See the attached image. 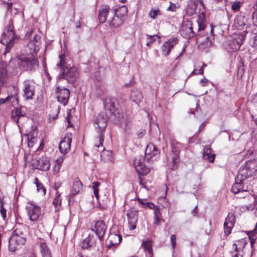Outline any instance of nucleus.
<instances>
[{"instance_id":"nucleus-1","label":"nucleus","mask_w":257,"mask_h":257,"mask_svg":"<svg viewBox=\"0 0 257 257\" xmlns=\"http://www.w3.org/2000/svg\"><path fill=\"white\" fill-rule=\"evenodd\" d=\"M117 100L114 97L109 96L106 98L103 105L106 112L99 113L94 119L93 124L98 135L97 140L98 144L95 143L94 146L97 148L102 147L104 141V134L107 125L109 116L113 119L114 123L121 124L123 118L122 111L117 107Z\"/></svg>"},{"instance_id":"nucleus-2","label":"nucleus","mask_w":257,"mask_h":257,"mask_svg":"<svg viewBox=\"0 0 257 257\" xmlns=\"http://www.w3.org/2000/svg\"><path fill=\"white\" fill-rule=\"evenodd\" d=\"M41 45V37L35 34L33 39L31 40L28 44V47L31 55H19L16 59L10 61L9 65L16 62L19 65L21 69L27 71H35L38 68L39 63L37 58L34 57V55L40 50Z\"/></svg>"},{"instance_id":"nucleus-3","label":"nucleus","mask_w":257,"mask_h":257,"mask_svg":"<svg viewBox=\"0 0 257 257\" xmlns=\"http://www.w3.org/2000/svg\"><path fill=\"white\" fill-rule=\"evenodd\" d=\"M59 57L60 61L57 63V67L58 69L61 70V72L57 77V81L60 82L63 80H66L68 83L71 84L74 83L79 75L78 68L74 66L69 68L64 59V54L59 55Z\"/></svg>"},{"instance_id":"nucleus-4","label":"nucleus","mask_w":257,"mask_h":257,"mask_svg":"<svg viewBox=\"0 0 257 257\" xmlns=\"http://www.w3.org/2000/svg\"><path fill=\"white\" fill-rule=\"evenodd\" d=\"M14 17L10 18L8 24L6 25L0 40L1 43L6 46L5 51L4 53V55L10 52L12 47L20 39L19 36L15 33L14 26Z\"/></svg>"},{"instance_id":"nucleus-5","label":"nucleus","mask_w":257,"mask_h":257,"mask_svg":"<svg viewBox=\"0 0 257 257\" xmlns=\"http://www.w3.org/2000/svg\"><path fill=\"white\" fill-rule=\"evenodd\" d=\"M238 178L245 177L248 180L251 177L257 174V160H250L246 161L238 171Z\"/></svg>"},{"instance_id":"nucleus-6","label":"nucleus","mask_w":257,"mask_h":257,"mask_svg":"<svg viewBox=\"0 0 257 257\" xmlns=\"http://www.w3.org/2000/svg\"><path fill=\"white\" fill-rule=\"evenodd\" d=\"M239 174L237 173L235 178V182L232 184L231 191L234 194L241 193L242 194L240 198H244L249 190V180L245 177L238 178Z\"/></svg>"},{"instance_id":"nucleus-7","label":"nucleus","mask_w":257,"mask_h":257,"mask_svg":"<svg viewBox=\"0 0 257 257\" xmlns=\"http://www.w3.org/2000/svg\"><path fill=\"white\" fill-rule=\"evenodd\" d=\"M26 241L24 233L19 229H16L13 232L10 240L9 248L12 252L15 251L19 246L24 245Z\"/></svg>"},{"instance_id":"nucleus-8","label":"nucleus","mask_w":257,"mask_h":257,"mask_svg":"<svg viewBox=\"0 0 257 257\" xmlns=\"http://www.w3.org/2000/svg\"><path fill=\"white\" fill-rule=\"evenodd\" d=\"M36 83L32 79H27L22 83L23 97L26 100H32L35 95Z\"/></svg>"},{"instance_id":"nucleus-9","label":"nucleus","mask_w":257,"mask_h":257,"mask_svg":"<svg viewBox=\"0 0 257 257\" xmlns=\"http://www.w3.org/2000/svg\"><path fill=\"white\" fill-rule=\"evenodd\" d=\"M55 93L58 101L64 106L66 105L70 97L69 90L63 86H58Z\"/></svg>"},{"instance_id":"nucleus-10","label":"nucleus","mask_w":257,"mask_h":257,"mask_svg":"<svg viewBox=\"0 0 257 257\" xmlns=\"http://www.w3.org/2000/svg\"><path fill=\"white\" fill-rule=\"evenodd\" d=\"M178 43V39L176 38H170L165 41L161 47L162 54L165 57L168 56Z\"/></svg>"},{"instance_id":"nucleus-11","label":"nucleus","mask_w":257,"mask_h":257,"mask_svg":"<svg viewBox=\"0 0 257 257\" xmlns=\"http://www.w3.org/2000/svg\"><path fill=\"white\" fill-rule=\"evenodd\" d=\"M26 210L29 219L32 221L37 220L41 214V208L32 203L26 207Z\"/></svg>"},{"instance_id":"nucleus-12","label":"nucleus","mask_w":257,"mask_h":257,"mask_svg":"<svg viewBox=\"0 0 257 257\" xmlns=\"http://www.w3.org/2000/svg\"><path fill=\"white\" fill-rule=\"evenodd\" d=\"M160 153V150L154 144L150 143L147 145L146 149L145 158L149 161L153 159V158L155 157L154 160H156L159 157Z\"/></svg>"},{"instance_id":"nucleus-13","label":"nucleus","mask_w":257,"mask_h":257,"mask_svg":"<svg viewBox=\"0 0 257 257\" xmlns=\"http://www.w3.org/2000/svg\"><path fill=\"white\" fill-rule=\"evenodd\" d=\"M172 153L174 156L172 158V168L175 167V165L179 161V149L183 147L182 144L177 141H173L171 142Z\"/></svg>"},{"instance_id":"nucleus-14","label":"nucleus","mask_w":257,"mask_h":257,"mask_svg":"<svg viewBox=\"0 0 257 257\" xmlns=\"http://www.w3.org/2000/svg\"><path fill=\"white\" fill-rule=\"evenodd\" d=\"M72 139V134H68L60 142L59 146V149L62 154H66L70 150Z\"/></svg>"},{"instance_id":"nucleus-15","label":"nucleus","mask_w":257,"mask_h":257,"mask_svg":"<svg viewBox=\"0 0 257 257\" xmlns=\"http://www.w3.org/2000/svg\"><path fill=\"white\" fill-rule=\"evenodd\" d=\"M243 40L240 38L228 40L225 45L226 49L228 52L236 51L240 49Z\"/></svg>"},{"instance_id":"nucleus-16","label":"nucleus","mask_w":257,"mask_h":257,"mask_svg":"<svg viewBox=\"0 0 257 257\" xmlns=\"http://www.w3.org/2000/svg\"><path fill=\"white\" fill-rule=\"evenodd\" d=\"M235 222V218L234 214L229 213L224 223V233L226 235L231 233Z\"/></svg>"},{"instance_id":"nucleus-17","label":"nucleus","mask_w":257,"mask_h":257,"mask_svg":"<svg viewBox=\"0 0 257 257\" xmlns=\"http://www.w3.org/2000/svg\"><path fill=\"white\" fill-rule=\"evenodd\" d=\"M134 166L137 173L141 175H146L150 171L149 168L144 164L140 158H135Z\"/></svg>"},{"instance_id":"nucleus-18","label":"nucleus","mask_w":257,"mask_h":257,"mask_svg":"<svg viewBox=\"0 0 257 257\" xmlns=\"http://www.w3.org/2000/svg\"><path fill=\"white\" fill-rule=\"evenodd\" d=\"M192 25L191 22L188 21L186 24H183L181 28V34L185 38L190 39L194 36L195 33L193 30Z\"/></svg>"},{"instance_id":"nucleus-19","label":"nucleus","mask_w":257,"mask_h":257,"mask_svg":"<svg viewBox=\"0 0 257 257\" xmlns=\"http://www.w3.org/2000/svg\"><path fill=\"white\" fill-rule=\"evenodd\" d=\"M133 117L132 116L126 117L123 126L124 135L126 138H130L133 135V124L132 122Z\"/></svg>"},{"instance_id":"nucleus-20","label":"nucleus","mask_w":257,"mask_h":257,"mask_svg":"<svg viewBox=\"0 0 257 257\" xmlns=\"http://www.w3.org/2000/svg\"><path fill=\"white\" fill-rule=\"evenodd\" d=\"M36 166L37 169L41 171H47L50 167V160L46 156L40 157L36 161Z\"/></svg>"},{"instance_id":"nucleus-21","label":"nucleus","mask_w":257,"mask_h":257,"mask_svg":"<svg viewBox=\"0 0 257 257\" xmlns=\"http://www.w3.org/2000/svg\"><path fill=\"white\" fill-rule=\"evenodd\" d=\"M38 131L36 126L32 125L30 131L26 135L29 147H32L36 143L38 136Z\"/></svg>"},{"instance_id":"nucleus-22","label":"nucleus","mask_w":257,"mask_h":257,"mask_svg":"<svg viewBox=\"0 0 257 257\" xmlns=\"http://www.w3.org/2000/svg\"><path fill=\"white\" fill-rule=\"evenodd\" d=\"M39 249L42 257H52L51 251L46 241L40 239L38 241Z\"/></svg>"},{"instance_id":"nucleus-23","label":"nucleus","mask_w":257,"mask_h":257,"mask_svg":"<svg viewBox=\"0 0 257 257\" xmlns=\"http://www.w3.org/2000/svg\"><path fill=\"white\" fill-rule=\"evenodd\" d=\"M95 233L100 240H102L106 229V226L103 220L97 221L95 225Z\"/></svg>"},{"instance_id":"nucleus-24","label":"nucleus","mask_w":257,"mask_h":257,"mask_svg":"<svg viewBox=\"0 0 257 257\" xmlns=\"http://www.w3.org/2000/svg\"><path fill=\"white\" fill-rule=\"evenodd\" d=\"M110 11V7L108 5H103L100 7L98 17L100 23H104L106 22L107 16Z\"/></svg>"},{"instance_id":"nucleus-25","label":"nucleus","mask_w":257,"mask_h":257,"mask_svg":"<svg viewBox=\"0 0 257 257\" xmlns=\"http://www.w3.org/2000/svg\"><path fill=\"white\" fill-rule=\"evenodd\" d=\"M127 218L128 220V227L130 230H134L136 228L137 223L138 220V215L136 212L131 211L127 213Z\"/></svg>"},{"instance_id":"nucleus-26","label":"nucleus","mask_w":257,"mask_h":257,"mask_svg":"<svg viewBox=\"0 0 257 257\" xmlns=\"http://www.w3.org/2000/svg\"><path fill=\"white\" fill-rule=\"evenodd\" d=\"M122 240V237L120 235L116 234H111L107 240V247L109 248L119 245Z\"/></svg>"},{"instance_id":"nucleus-27","label":"nucleus","mask_w":257,"mask_h":257,"mask_svg":"<svg viewBox=\"0 0 257 257\" xmlns=\"http://www.w3.org/2000/svg\"><path fill=\"white\" fill-rule=\"evenodd\" d=\"M82 190V184L79 179H76L73 183L72 189L70 193V198H72L74 196L78 194Z\"/></svg>"},{"instance_id":"nucleus-28","label":"nucleus","mask_w":257,"mask_h":257,"mask_svg":"<svg viewBox=\"0 0 257 257\" xmlns=\"http://www.w3.org/2000/svg\"><path fill=\"white\" fill-rule=\"evenodd\" d=\"M26 112L21 109V108H16L14 110L11 112V118L15 121L18 126H19V120L21 117L25 116Z\"/></svg>"},{"instance_id":"nucleus-29","label":"nucleus","mask_w":257,"mask_h":257,"mask_svg":"<svg viewBox=\"0 0 257 257\" xmlns=\"http://www.w3.org/2000/svg\"><path fill=\"white\" fill-rule=\"evenodd\" d=\"M203 159L207 160L209 163H213L215 158V154L211 153V148L210 145L206 146L204 149Z\"/></svg>"},{"instance_id":"nucleus-30","label":"nucleus","mask_w":257,"mask_h":257,"mask_svg":"<svg viewBox=\"0 0 257 257\" xmlns=\"http://www.w3.org/2000/svg\"><path fill=\"white\" fill-rule=\"evenodd\" d=\"M96 239L93 235H89L82 242L81 248L83 249H89L95 245Z\"/></svg>"},{"instance_id":"nucleus-31","label":"nucleus","mask_w":257,"mask_h":257,"mask_svg":"<svg viewBox=\"0 0 257 257\" xmlns=\"http://www.w3.org/2000/svg\"><path fill=\"white\" fill-rule=\"evenodd\" d=\"M124 20L122 18H120L116 15H113V17L110 21H108V23L110 27L116 28L121 26Z\"/></svg>"},{"instance_id":"nucleus-32","label":"nucleus","mask_w":257,"mask_h":257,"mask_svg":"<svg viewBox=\"0 0 257 257\" xmlns=\"http://www.w3.org/2000/svg\"><path fill=\"white\" fill-rule=\"evenodd\" d=\"M8 78L6 65L4 63L0 64V84L4 85Z\"/></svg>"},{"instance_id":"nucleus-33","label":"nucleus","mask_w":257,"mask_h":257,"mask_svg":"<svg viewBox=\"0 0 257 257\" xmlns=\"http://www.w3.org/2000/svg\"><path fill=\"white\" fill-rule=\"evenodd\" d=\"M234 24L239 29H243L247 24L246 17L241 14L237 15L234 19Z\"/></svg>"},{"instance_id":"nucleus-34","label":"nucleus","mask_w":257,"mask_h":257,"mask_svg":"<svg viewBox=\"0 0 257 257\" xmlns=\"http://www.w3.org/2000/svg\"><path fill=\"white\" fill-rule=\"evenodd\" d=\"M143 98V96L140 90L138 89H134L131 91L130 98L133 101L138 103L142 100Z\"/></svg>"},{"instance_id":"nucleus-35","label":"nucleus","mask_w":257,"mask_h":257,"mask_svg":"<svg viewBox=\"0 0 257 257\" xmlns=\"http://www.w3.org/2000/svg\"><path fill=\"white\" fill-rule=\"evenodd\" d=\"M112 15H116L125 21V17L127 14V9L125 6H122L119 9L111 11Z\"/></svg>"},{"instance_id":"nucleus-36","label":"nucleus","mask_w":257,"mask_h":257,"mask_svg":"<svg viewBox=\"0 0 257 257\" xmlns=\"http://www.w3.org/2000/svg\"><path fill=\"white\" fill-rule=\"evenodd\" d=\"M246 242L244 239L239 240L237 243H234L233 246L234 247V251L237 253H241L246 245Z\"/></svg>"},{"instance_id":"nucleus-37","label":"nucleus","mask_w":257,"mask_h":257,"mask_svg":"<svg viewBox=\"0 0 257 257\" xmlns=\"http://www.w3.org/2000/svg\"><path fill=\"white\" fill-rule=\"evenodd\" d=\"M197 4L195 2H191L187 5L186 13L189 16H193L196 13Z\"/></svg>"},{"instance_id":"nucleus-38","label":"nucleus","mask_w":257,"mask_h":257,"mask_svg":"<svg viewBox=\"0 0 257 257\" xmlns=\"http://www.w3.org/2000/svg\"><path fill=\"white\" fill-rule=\"evenodd\" d=\"M198 31L200 32L205 30L207 25V22L203 17H199L197 20Z\"/></svg>"},{"instance_id":"nucleus-39","label":"nucleus","mask_w":257,"mask_h":257,"mask_svg":"<svg viewBox=\"0 0 257 257\" xmlns=\"http://www.w3.org/2000/svg\"><path fill=\"white\" fill-rule=\"evenodd\" d=\"M64 156H61L55 161L54 165L53 167V171L57 173L59 172L62 166V164L64 161Z\"/></svg>"},{"instance_id":"nucleus-40","label":"nucleus","mask_w":257,"mask_h":257,"mask_svg":"<svg viewBox=\"0 0 257 257\" xmlns=\"http://www.w3.org/2000/svg\"><path fill=\"white\" fill-rule=\"evenodd\" d=\"M144 247L146 252H147L150 257H152L153 250L152 247V242L151 240H146L143 241Z\"/></svg>"},{"instance_id":"nucleus-41","label":"nucleus","mask_w":257,"mask_h":257,"mask_svg":"<svg viewBox=\"0 0 257 257\" xmlns=\"http://www.w3.org/2000/svg\"><path fill=\"white\" fill-rule=\"evenodd\" d=\"M34 180V183L36 185L37 191L38 192H42L45 195L46 193V189L43 185L42 184V183L39 181V180L37 177L35 178Z\"/></svg>"},{"instance_id":"nucleus-42","label":"nucleus","mask_w":257,"mask_h":257,"mask_svg":"<svg viewBox=\"0 0 257 257\" xmlns=\"http://www.w3.org/2000/svg\"><path fill=\"white\" fill-rule=\"evenodd\" d=\"M100 183L97 181H95L92 183V188L93 190V193L95 198L98 200L99 199V190L98 187Z\"/></svg>"},{"instance_id":"nucleus-43","label":"nucleus","mask_w":257,"mask_h":257,"mask_svg":"<svg viewBox=\"0 0 257 257\" xmlns=\"http://www.w3.org/2000/svg\"><path fill=\"white\" fill-rule=\"evenodd\" d=\"M147 42L146 45L147 46H150L154 41L156 40V38H159L160 37L157 35H147Z\"/></svg>"},{"instance_id":"nucleus-44","label":"nucleus","mask_w":257,"mask_h":257,"mask_svg":"<svg viewBox=\"0 0 257 257\" xmlns=\"http://www.w3.org/2000/svg\"><path fill=\"white\" fill-rule=\"evenodd\" d=\"M242 3L240 1H236L233 3L231 6V10L233 12H238L239 11Z\"/></svg>"},{"instance_id":"nucleus-45","label":"nucleus","mask_w":257,"mask_h":257,"mask_svg":"<svg viewBox=\"0 0 257 257\" xmlns=\"http://www.w3.org/2000/svg\"><path fill=\"white\" fill-rule=\"evenodd\" d=\"M0 213H1V214L3 218V219L4 221H6L7 219V210L4 207V205L1 202Z\"/></svg>"},{"instance_id":"nucleus-46","label":"nucleus","mask_w":257,"mask_h":257,"mask_svg":"<svg viewBox=\"0 0 257 257\" xmlns=\"http://www.w3.org/2000/svg\"><path fill=\"white\" fill-rule=\"evenodd\" d=\"M104 88L101 86H96L95 90V94L97 97L101 96L104 92Z\"/></svg>"},{"instance_id":"nucleus-47","label":"nucleus","mask_w":257,"mask_h":257,"mask_svg":"<svg viewBox=\"0 0 257 257\" xmlns=\"http://www.w3.org/2000/svg\"><path fill=\"white\" fill-rule=\"evenodd\" d=\"M197 107L195 109L193 110L190 109L188 112L191 114H194L195 116L198 117V116L201 114V110L200 108L198 107V104L196 103Z\"/></svg>"},{"instance_id":"nucleus-48","label":"nucleus","mask_w":257,"mask_h":257,"mask_svg":"<svg viewBox=\"0 0 257 257\" xmlns=\"http://www.w3.org/2000/svg\"><path fill=\"white\" fill-rule=\"evenodd\" d=\"M170 6L168 8L167 10L172 12H175L176 9L180 7V5L178 3L174 4L170 2Z\"/></svg>"},{"instance_id":"nucleus-49","label":"nucleus","mask_w":257,"mask_h":257,"mask_svg":"<svg viewBox=\"0 0 257 257\" xmlns=\"http://www.w3.org/2000/svg\"><path fill=\"white\" fill-rule=\"evenodd\" d=\"M160 14L159 9L152 10L149 13V16L153 19H155L158 15Z\"/></svg>"},{"instance_id":"nucleus-50","label":"nucleus","mask_w":257,"mask_h":257,"mask_svg":"<svg viewBox=\"0 0 257 257\" xmlns=\"http://www.w3.org/2000/svg\"><path fill=\"white\" fill-rule=\"evenodd\" d=\"M13 98V95H9L6 98H0V105L5 104L6 103H8L9 101H10L12 98Z\"/></svg>"},{"instance_id":"nucleus-51","label":"nucleus","mask_w":257,"mask_h":257,"mask_svg":"<svg viewBox=\"0 0 257 257\" xmlns=\"http://www.w3.org/2000/svg\"><path fill=\"white\" fill-rule=\"evenodd\" d=\"M61 201L59 198V196L56 197L53 202V204L55 208H57L61 205Z\"/></svg>"},{"instance_id":"nucleus-52","label":"nucleus","mask_w":257,"mask_h":257,"mask_svg":"<svg viewBox=\"0 0 257 257\" xmlns=\"http://www.w3.org/2000/svg\"><path fill=\"white\" fill-rule=\"evenodd\" d=\"M146 134V131L144 129H140L137 133V136L138 139H142Z\"/></svg>"},{"instance_id":"nucleus-53","label":"nucleus","mask_w":257,"mask_h":257,"mask_svg":"<svg viewBox=\"0 0 257 257\" xmlns=\"http://www.w3.org/2000/svg\"><path fill=\"white\" fill-rule=\"evenodd\" d=\"M170 239H171V245H172V248L174 249V248H175V247L176 245V238L175 235L172 234L171 235Z\"/></svg>"},{"instance_id":"nucleus-54","label":"nucleus","mask_w":257,"mask_h":257,"mask_svg":"<svg viewBox=\"0 0 257 257\" xmlns=\"http://www.w3.org/2000/svg\"><path fill=\"white\" fill-rule=\"evenodd\" d=\"M156 206V205H155L153 203L147 201L145 203L144 208H148L151 209H153L155 208Z\"/></svg>"},{"instance_id":"nucleus-55","label":"nucleus","mask_w":257,"mask_h":257,"mask_svg":"<svg viewBox=\"0 0 257 257\" xmlns=\"http://www.w3.org/2000/svg\"><path fill=\"white\" fill-rule=\"evenodd\" d=\"M254 235H252V234H250V232L248 233V237H249V239L250 240V243L251 247L253 246V245L254 244L255 241V238H253L252 237Z\"/></svg>"},{"instance_id":"nucleus-56","label":"nucleus","mask_w":257,"mask_h":257,"mask_svg":"<svg viewBox=\"0 0 257 257\" xmlns=\"http://www.w3.org/2000/svg\"><path fill=\"white\" fill-rule=\"evenodd\" d=\"M153 210L154 217H157V216H159V215H160V212L159 208L157 206H156L155 208L153 209Z\"/></svg>"},{"instance_id":"nucleus-57","label":"nucleus","mask_w":257,"mask_h":257,"mask_svg":"<svg viewBox=\"0 0 257 257\" xmlns=\"http://www.w3.org/2000/svg\"><path fill=\"white\" fill-rule=\"evenodd\" d=\"M200 83L202 86H205L207 85L208 83V80L204 78L200 81Z\"/></svg>"},{"instance_id":"nucleus-58","label":"nucleus","mask_w":257,"mask_h":257,"mask_svg":"<svg viewBox=\"0 0 257 257\" xmlns=\"http://www.w3.org/2000/svg\"><path fill=\"white\" fill-rule=\"evenodd\" d=\"M6 8L7 10V15H8L9 13H11L12 10V4L8 3L6 5Z\"/></svg>"},{"instance_id":"nucleus-59","label":"nucleus","mask_w":257,"mask_h":257,"mask_svg":"<svg viewBox=\"0 0 257 257\" xmlns=\"http://www.w3.org/2000/svg\"><path fill=\"white\" fill-rule=\"evenodd\" d=\"M137 200L138 202L142 205V207L144 208L145 206V203L147 202V200L146 199H142L140 198H137Z\"/></svg>"},{"instance_id":"nucleus-60","label":"nucleus","mask_w":257,"mask_h":257,"mask_svg":"<svg viewBox=\"0 0 257 257\" xmlns=\"http://www.w3.org/2000/svg\"><path fill=\"white\" fill-rule=\"evenodd\" d=\"M252 37L254 41V43L257 45V31L255 30L252 33Z\"/></svg>"},{"instance_id":"nucleus-61","label":"nucleus","mask_w":257,"mask_h":257,"mask_svg":"<svg viewBox=\"0 0 257 257\" xmlns=\"http://www.w3.org/2000/svg\"><path fill=\"white\" fill-rule=\"evenodd\" d=\"M16 216V222L17 223L21 224L22 223L21 222V221L22 220L21 217L18 215V214H15Z\"/></svg>"},{"instance_id":"nucleus-62","label":"nucleus","mask_w":257,"mask_h":257,"mask_svg":"<svg viewBox=\"0 0 257 257\" xmlns=\"http://www.w3.org/2000/svg\"><path fill=\"white\" fill-rule=\"evenodd\" d=\"M161 220V219L160 218L159 216L154 217V223L156 225H158L160 223V221Z\"/></svg>"},{"instance_id":"nucleus-63","label":"nucleus","mask_w":257,"mask_h":257,"mask_svg":"<svg viewBox=\"0 0 257 257\" xmlns=\"http://www.w3.org/2000/svg\"><path fill=\"white\" fill-rule=\"evenodd\" d=\"M252 21L254 25L257 26V14L255 16L252 15Z\"/></svg>"},{"instance_id":"nucleus-64","label":"nucleus","mask_w":257,"mask_h":257,"mask_svg":"<svg viewBox=\"0 0 257 257\" xmlns=\"http://www.w3.org/2000/svg\"><path fill=\"white\" fill-rule=\"evenodd\" d=\"M232 257H243V255L241 253L235 252L234 253L232 252Z\"/></svg>"}]
</instances>
